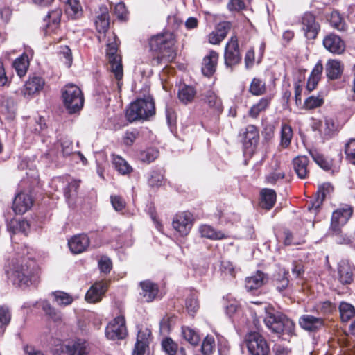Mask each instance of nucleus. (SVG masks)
<instances>
[{
  "mask_svg": "<svg viewBox=\"0 0 355 355\" xmlns=\"http://www.w3.org/2000/svg\"><path fill=\"white\" fill-rule=\"evenodd\" d=\"M176 40L173 33L166 32L151 37L149 45L150 50L158 53L157 58H153V64L162 62H171L176 57Z\"/></svg>",
  "mask_w": 355,
  "mask_h": 355,
  "instance_id": "nucleus-1",
  "label": "nucleus"
},
{
  "mask_svg": "<svg viewBox=\"0 0 355 355\" xmlns=\"http://www.w3.org/2000/svg\"><path fill=\"white\" fill-rule=\"evenodd\" d=\"M155 114L154 101L151 98H139L131 103L126 109L125 117L132 123L149 119Z\"/></svg>",
  "mask_w": 355,
  "mask_h": 355,
  "instance_id": "nucleus-2",
  "label": "nucleus"
},
{
  "mask_svg": "<svg viewBox=\"0 0 355 355\" xmlns=\"http://www.w3.org/2000/svg\"><path fill=\"white\" fill-rule=\"evenodd\" d=\"M62 97L64 105L69 114L77 113L83 107V94L74 84H67L62 88Z\"/></svg>",
  "mask_w": 355,
  "mask_h": 355,
  "instance_id": "nucleus-3",
  "label": "nucleus"
},
{
  "mask_svg": "<svg viewBox=\"0 0 355 355\" xmlns=\"http://www.w3.org/2000/svg\"><path fill=\"white\" fill-rule=\"evenodd\" d=\"M6 274L8 279L17 286L26 287L31 283L32 271L26 264L13 262L6 267Z\"/></svg>",
  "mask_w": 355,
  "mask_h": 355,
  "instance_id": "nucleus-4",
  "label": "nucleus"
},
{
  "mask_svg": "<svg viewBox=\"0 0 355 355\" xmlns=\"http://www.w3.org/2000/svg\"><path fill=\"white\" fill-rule=\"evenodd\" d=\"M266 316L264 318L265 325L273 333H293L295 324L288 318L282 315H275L269 311L270 309L265 306Z\"/></svg>",
  "mask_w": 355,
  "mask_h": 355,
  "instance_id": "nucleus-5",
  "label": "nucleus"
},
{
  "mask_svg": "<svg viewBox=\"0 0 355 355\" xmlns=\"http://www.w3.org/2000/svg\"><path fill=\"white\" fill-rule=\"evenodd\" d=\"M114 41L110 42L107 44L106 55L110 64V70L114 74L117 80H121L123 78V67L121 64V58L117 53L119 47V41L116 35L113 36Z\"/></svg>",
  "mask_w": 355,
  "mask_h": 355,
  "instance_id": "nucleus-6",
  "label": "nucleus"
},
{
  "mask_svg": "<svg viewBox=\"0 0 355 355\" xmlns=\"http://www.w3.org/2000/svg\"><path fill=\"white\" fill-rule=\"evenodd\" d=\"M245 342L251 355H269L270 347L261 334H246Z\"/></svg>",
  "mask_w": 355,
  "mask_h": 355,
  "instance_id": "nucleus-7",
  "label": "nucleus"
},
{
  "mask_svg": "<svg viewBox=\"0 0 355 355\" xmlns=\"http://www.w3.org/2000/svg\"><path fill=\"white\" fill-rule=\"evenodd\" d=\"M225 64L232 67L240 62L241 57L239 52L237 37L232 36L226 44L224 53Z\"/></svg>",
  "mask_w": 355,
  "mask_h": 355,
  "instance_id": "nucleus-8",
  "label": "nucleus"
},
{
  "mask_svg": "<svg viewBox=\"0 0 355 355\" xmlns=\"http://www.w3.org/2000/svg\"><path fill=\"white\" fill-rule=\"evenodd\" d=\"M192 214L183 211L175 215L173 220V228L181 235H187L192 227Z\"/></svg>",
  "mask_w": 355,
  "mask_h": 355,
  "instance_id": "nucleus-9",
  "label": "nucleus"
},
{
  "mask_svg": "<svg viewBox=\"0 0 355 355\" xmlns=\"http://www.w3.org/2000/svg\"><path fill=\"white\" fill-rule=\"evenodd\" d=\"M352 213V208L349 206L335 210L331 216V230L332 231H338V228H341L347 223Z\"/></svg>",
  "mask_w": 355,
  "mask_h": 355,
  "instance_id": "nucleus-10",
  "label": "nucleus"
},
{
  "mask_svg": "<svg viewBox=\"0 0 355 355\" xmlns=\"http://www.w3.org/2000/svg\"><path fill=\"white\" fill-rule=\"evenodd\" d=\"M33 205V200L28 193H17L13 200L12 209L15 214H23L29 210Z\"/></svg>",
  "mask_w": 355,
  "mask_h": 355,
  "instance_id": "nucleus-11",
  "label": "nucleus"
},
{
  "mask_svg": "<svg viewBox=\"0 0 355 355\" xmlns=\"http://www.w3.org/2000/svg\"><path fill=\"white\" fill-rule=\"evenodd\" d=\"M302 28L305 37L309 40L315 39L320 31V26L315 21L313 15L310 12L305 13L302 18Z\"/></svg>",
  "mask_w": 355,
  "mask_h": 355,
  "instance_id": "nucleus-12",
  "label": "nucleus"
},
{
  "mask_svg": "<svg viewBox=\"0 0 355 355\" xmlns=\"http://www.w3.org/2000/svg\"><path fill=\"white\" fill-rule=\"evenodd\" d=\"M37 303L38 302H35V304ZM39 303L45 315L49 320L54 322L58 326L65 324L62 313L53 306L48 300H43L40 301Z\"/></svg>",
  "mask_w": 355,
  "mask_h": 355,
  "instance_id": "nucleus-13",
  "label": "nucleus"
},
{
  "mask_svg": "<svg viewBox=\"0 0 355 355\" xmlns=\"http://www.w3.org/2000/svg\"><path fill=\"white\" fill-rule=\"evenodd\" d=\"M338 279L343 284H350L353 282L354 267L346 259H343L338 263Z\"/></svg>",
  "mask_w": 355,
  "mask_h": 355,
  "instance_id": "nucleus-14",
  "label": "nucleus"
},
{
  "mask_svg": "<svg viewBox=\"0 0 355 355\" xmlns=\"http://www.w3.org/2000/svg\"><path fill=\"white\" fill-rule=\"evenodd\" d=\"M324 47L330 53L340 55L345 49V42L337 35L329 34L323 39Z\"/></svg>",
  "mask_w": 355,
  "mask_h": 355,
  "instance_id": "nucleus-15",
  "label": "nucleus"
},
{
  "mask_svg": "<svg viewBox=\"0 0 355 355\" xmlns=\"http://www.w3.org/2000/svg\"><path fill=\"white\" fill-rule=\"evenodd\" d=\"M107 288L108 284L106 282L101 281L96 282L87 291L85 295V300L89 303L100 302L107 291Z\"/></svg>",
  "mask_w": 355,
  "mask_h": 355,
  "instance_id": "nucleus-16",
  "label": "nucleus"
},
{
  "mask_svg": "<svg viewBox=\"0 0 355 355\" xmlns=\"http://www.w3.org/2000/svg\"><path fill=\"white\" fill-rule=\"evenodd\" d=\"M259 139V135L257 128L253 125H248L244 133L243 145L245 150H248L249 153L253 152L258 144Z\"/></svg>",
  "mask_w": 355,
  "mask_h": 355,
  "instance_id": "nucleus-17",
  "label": "nucleus"
},
{
  "mask_svg": "<svg viewBox=\"0 0 355 355\" xmlns=\"http://www.w3.org/2000/svg\"><path fill=\"white\" fill-rule=\"evenodd\" d=\"M140 295L145 302H150L155 299L158 294V286L150 280H145L140 282Z\"/></svg>",
  "mask_w": 355,
  "mask_h": 355,
  "instance_id": "nucleus-18",
  "label": "nucleus"
},
{
  "mask_svg": "<svg viewBox=\"0 0 355 355\" xmlns=\"http://www.w3.org/2000/svg\"><path fill=\"white\" fill-rule=\"evenodd\" d=\"M89 244V239L85 234L76 235L68 241L69 248L73 254L82 253L88 248Z\"/></svg>",
  "mask_w": 355,
  "mask_h": 355,
  "instance_id": "nucleus-19",
  "label": "nucleus"
},
{
  "mask_svg": "<svg viewBox=\"0 0 355 355\" xmlns=\"http://www.w3.org/2000/svg\"><path fill=\"white\" fill-rule=\"evenodd\" d=\"M152 334H137V340L132 355H145L150 351V343Z\"/></svg>",
  "mask_w": 355,
  "mask_h": 355,
  "instance_id": "nucleus-20",
  "label": "nucleus"
},
{
  "mask_svg": "<svg viewBox=\"0 0 355 355\" xmlns=\"http://www.w3.org/2000/svg\"><path fill=\"white\" fill-rule=\"evenodd\" d=\"M218 57V53L211 51L209 55L204 58L201 69L203 75L210 77L214 74L216 71Z\"/></svg>",
  "mask_w": 355,
  "mask_h": 355,
  "instance_id": "nucleus-21",
  "label": "nucleus"
},
{
  "mask_svg": "<svg viewBox=\"0 0 355 355\" xmlns=\"http://www.w3.org/2000/svg\"><path fill=\"white\" fill-rule=\"evenodd\" d=\"M62 16V10L55 8L48 12L45 21H47L45 32L46 34L55 33L59 28L60 18Z\"/></svg>",
  "mask_w": 355,
  "mask_h": 355,
  "instance_id": "nucleus-22",
  "label": "nucleus"
},
{
  "mask_svg": "<svg viewBox=\"0 0 355 355\" xmlns=\"http://www.w3.org/2000/svg\"><path fill=\"white\" fill-rule=\"evenodd\" d=\"M332 190L333 187L329 183H324L320 186L318 190L317 197L315 200H311L310 204L308 205V209L310 211H316L318 209L326 196L329 194Z\"/></svg>",
  "mask_w": 355,
  "mask_h": 355,
  "instance_id": "nucleus-23",
  "label": "nucleus"
},
{
  "mask_svg": "<svg viewBox=\"0 0 355 355\" xmlns=\"http://www.w3.org/2000/svg\"><path fill=\"white\" fill-rule=\"evenodd\" d=\"M44 80L42 78L33 76L25 83L22 92L24 96H31L43 89Z\"/></svg>",
  "mask_w": 355,
  "mask_h": 355,
  "instance_id": "nucleus-24",
  "label": "nucleus"
},
{
  "mask_svg": "<svg viewBox=\"0 0 355 355\" xmlns=\"http://www.w3.org/2000/svg\"><path fill=\"white\" fill-rule=\"evenodd\" d=\"M309 163L308 157L304 155L297 156L293 159V169L299 178L305 179L307 178L309 172Z\"/></svg>",
  "mask_w": 355,
  "mask_h": 355,
  "instance_id": "nucleus-25",
  "label": "nucleus"
},
{
  "mask_svg": "<svg viewBox=\"0 0 355 355\" xmlns=\"http://www.w3.org/2000/svg\"><path fill=\"white\" fill-rule=\"evenodd\" d=\"M299 324L305 331H318L323 325V321L320 318L304 315L299 319Z\"/></svg>",
  "mask_w": 355,
  "mask_h": 355,
  "instance_id": "nucleus-26",
  "label": "nucleus"
},
{
  "mask_svg": "<svg viewBox=\"0 0 355 355\" xmlns=\"http://www.w3.org/2000/svg\"><path fill=\"white\" fill-rule=\"evenodd\" d=\"M95 25L99 33H105L110 25L109 12L106 6L100 7V13L96 15Z\"/></svg>",
  "mask_w": 355,
  "mask_h": 355,
  "instance_id": "nucleus-27",
  "label": "nucleus"
},
{
  "mask_svg": "<svg viewBox=\"0 0 355 355\" xmlns=\"http://www.w3.org/2000/svg\"><path fill=\"white\" fill-rule=\"evenodd\" d=\"M65 348L69 355H85L88 353L87 343L81 339L69 343Z\"/></svg>",
  "mask_w": 355,
  "mask_h": 355,
  "instance_id": "nucleus-28",
  "label": "nucleus"
},
{
  "mask_svg": "<svg viewBox=\"0 0 355 355\" xmlns=\"http://www.w3.org/2000/svg\"><path fill=\"white\" fill-rule=\"evenodd\" d=\"M343 67L340 61L337 60H329L326 64L325 72L330 80L339 78L343 73Z\"/></svg>",
  "mask_w": 355,
  "mask_h": 355,
  "instance_id": "nucleus-29",
  "label": "nucleus"
},
{
  "mask_svg": "<svg viewBox=\"0 0 355 355\" xmlns=\"http://www.w3.org/2000/svg\"><path fill=\"white\" fill-rule=\"evenodd\" d=\"M65 4V12L68 17L76 19L83 14L82 7L78 0H60Z\"/></svg>",
  "mask_w": 355,
  "mask_h": 355,
  "instance_id": "nucleus-30",
  "label": "nucleus"
},
{
  "mask_svg": "<svg viewBox=\"0 0 355 355\" xmlns=\"http://www.w3.org/2000/svg\"><path fill=\"white\" fill-rule=\"evenodd\" d=\"M127 331L124 316L119 315L109 322L106 326L105 333H127Z\"/></svg>",
  "mask_w": 355,
  "mask_h": 355,
  "instance_id": "nucleus-31",
  "label": "nucleus"
},
{
  "mask_svg": "<svg viewBox=\"0 0 355 355\" xmlns=\"http://www.w3.org/2000/svg\"><path fill=\"white\" fill-rule=\"evenodd\" d=\"M277 195L271 189H263L261 191L260 206L266 209H270L276 202Z\"/></svg>",
  "mask_w": 355,
  "mask_h": 355,
  "instance_id": "nucleus-32",
  "label": "nucleus"
},
{
  "mask_svg": "<svg viewBox=\"0 0 355 355\" xmlns=\"http://www.w3.org/2000/svg\"><path fill=\"white\" fill-rule=\"evenodd\" d=\"M265 275L261 271L245 279V288L248 291H253L259 288L265 283Z\"/></svg>",
  "mask_w": 355,
  "mask_h": 355,
  "instance_id": "nucleus-33",
  "label": "nucleus"
},
{
  "mask_svg": "<svg viewBox=\"0 0 355 355\" xmlns=\"http://www.w3.org/2000/svg\"><path fill=\"white\" fill-rule=\"evenodd\" d=\"M204 102L207 104V105L216 110L218 112H220L223 110L222 101L220 98L217 96V94L211 90L207 91L204 94Z\"/></svg>",
  "mask_w": 355,
  "mask_h": 355,
  "instance_id": "nucleus-34",
  "label": "nucleus"
},
{
  "mask_svg": "<svg viewBox=\"0 0 355 355\" xmlns=\"http://www.w3.org/2000/svg\"><path fill=\"white\" fill-rule=\"evenodd\" d=\"M53 297V301L59 306H67L72 304L74 297L68 293L62 291H55L51 293Z\"/></svg>",
  "mask_w": 355,
  "mask_h": 355,
  "instance_id": "nucleus-35",
  "label": "nucleus"
},
{
  "mask_svg": "<svg viewBox=\"0 0 355 355\" xmlns=\"http://www.w3.org/2000/svg\"><path fill=\"white\" fill-rule=\"evenodd\" d=\"M112 162L115 169L121 175H128L132 171L131 166L119 155H112Z\"/></svg>",
  "mask_w": 355,
  "mask_h": 355,
  "instance_id": "nucleus-36",
  "label": "nucleus"
},
{
  "mask_svg": "<svg viewBox=\"0 0 355 355\" xmlns=\"http://www.w3.org/2000/svg\"><path fill=\"white\" fill-rule=\"evenodd\" d=\"M199 232L202 237L212 240H219L225 238V235L220 231L215 230L211 226L202 225L199 228Z\"/></svg>",
  "mask_w": 355,
  "mask_h": 355,
  "instance_id": "nucleus-37",
  "label": "nucleus"
},
{
  "mask_svg": "<svg viewBox=\"0 0 355 355\" xmlns=\"http://www.w3.org/2000/svg\"><path fill=\"white\" fill-rule=\"evenodd\" d=\"M339 311L343 322H347L355 316V307L348 302H340Z\"/></svg>",
  "mask_w": 355,
  "mask_h": 355,
  "instance_id": "nucleus-38",
  "label": "nucleus"
},
{
  "mask_svg": "<svg viewBox=\"0 0 355 355\" xmlns=\"http://www.w3.org/2000/svg\"><path fill=\"white\" fill-rule=\"evenodd\" d=\"M28 66L29 62L28 56L25 54L17 58L13 62V67L15 68L17 75L20 77L25 76Z\"/></svg>",
  "mask_w": 355,
  "mask_h": 355,
  "instance_id": "nucleus-39",
  "label": "nucleus"
},
{
  "mask_svg": "<svg viewBox=\"0 0 355 355\" xmlns=\"http://www.w3.org/2000/svg\"><path fill=\"white\" fill-rule=\"evenodd\" d=\"M196 93L193 87L184 85L179 89L178 98L182 103L188 104L193 100Z\"/></svg>",
  "mask_w": 355,
  "mask_h": 355,
  "instance_id": "nucleus-40",
  "label": "nucleus"
},
{
  "mask_svg": "<svg viewBox=\"0 0 355 355\" xmlns=\"http://www.w3.org/2000/svg\"><path fill=\"white\" fill-rule=\"evenodd\" d=\"M280 135V146L286 148L291 144L293 137V130L291 127L286 123H283L281 127Z\"/></svg>",
  "mask_w": 355,
  "mask_h": 355,
  "instance_id": "nucleus-41",
  "label": "nucleus"
},
{
  "mask_svg": "<svg viewBox=\"0 0 355 355\" xmlns=\"http://www.w3.org/2000/svg\"><path fill=\"white\" fill-rule=\"evenodd\" d=\"M178 319L175 316H165L159 322L160 333H168L175 330Z\"/></svg>",
  "mask_w": 355,
  "mask_h": 355,
  "instance_id": "nucleus-42",
  "label": "nucleus"
},
{
  "mask_svg": "<svg viewBox=\"0 0 355 355\" xmlns=\"http://www.w3.org/2000/svg\"><path fill=\"white\" fill-rule=\"evenodd\" d=\"M216 347L215 339L213 336L207 334L201 345V352L203 355H211Z\"/></svg>",
  "mask_w": 355,
  "mask_h": 355,
  "instance_id": "nucleus-43",
  "label": "nucleus"
},
{
  "mask_svg": "<svg viewBox=\"0 0 355 355\" xmlns=\"http://www.w3.org/2000/svg\"><path fill=\"white\" fill-rule=\"evenodd\" d=\"M270 104V99L268 98H262L255 105H254L249 111L251 117L257 118L259 114L264 111Z\"/></svg>",
  "mask_w": 355,
  "mask_h": 355,
  "instance_id": "nucleus-44",
  "label": "nucleus"
},
{
  "mask_svg": "<svg viewBox=\"0 0 355 355\" xmlns=\"http://www.w3.org/2000/svg\"><path fill=\"white\" fill-rule=\"evenodd\" d=\"M329 22L332 27L338 31L346 30V24L340 14L337 11H333L331 12Z\"/></svg>",
  "mask_w": 355,
  "mask_h": 355,
  "instance_id": "nucleus-45",
  "label": "nucleus"
},
{
  "mask_svg": "<svg viewBox=\"0 0 355 355\" xmlns=\"http://www.w3.org/2000/svg\"><path fill=\"white\" fill-rule=\"evenodd\" d=\"M323 103L324 98L321 95L311 96L304 101V107L306 110H313L322 106Z\"/></svg>",
  "mask_w": 355,
  "mask_h": 355,
  "instance_id": "nucleus-46",
  "label": "nucleus"
},
{
  "mask_svg": "<svg viewBox=\"0 0 355 355\" xmlns=\"http://www.w3.org/2000/svg\"><path fill=\"white\" fill-rule=\"evenodd\" d=\"M10 229H12L13 234L18 233H23L24 235L27 234L29 230V224L27 220H19L12 222L9 226Z\"/></svg>",
  "mask_w": 355,
  "mask_h": 355,
  "instance_id": "nucleus-47",
  "label": "nucleus"
},
{
  "mask_svg": "<svg viewBox=\"0 0 355 355\" xmlns=\"http://www.w3.org/2000/svg\"><path fill=\"white\" fill-rule=\"evenodd\" d=\"M250 92L256 96L264 94L266 92L265 83L259 78H253L250 86Z\"/></svg>",
  "mask_w": 355,
  "mask_h": 355,
  "instance_id": "nucleus-48",
  "label": "nucleus"
},
{
  "mask_svg": "<svg viewBox=\"0 0 355 355\" xmlns=\"http://www.w3.org/2000/svg\"><path fill=\"white\" fill-rule=\"evenodd\" d=\"M336 130V125L331 118L326 117L321 122L320 131L326 136H331Z\"/></svg>",
  "mask_w": 355,
  "mask_h": 355,
  "instance_id": "nucleus-49",
  "label": "nucleus"
},
{
  "mask_svg": "<svg viewBox=\"0 0 355 355\" xmlns=\"http://www.w3.org/2000/svg\"><path fill=\"white\" fill-rule=\"evenodd\" d=\"M59 145L63 156H69L73 153V142L68 137H63L59 140Z\"/></svg>",
  "mask_w": 355,
  "mask_h": 355,
  "instance_id": "nucleus-50",
  "label": "nucleus"
},
{
  "mask_svg": "<svg viewBox=\"0 0 355 355\" xmlns=\"http://www.w3.org/2000/svg\"><path fill=\"white\" fill-rule=\"evenodd\" d=\"M186 308L191 315H193L199 309V303L195 293H191L186 300Z\"/></svg>",
  "mask_w": 355,
  "mask_h": 355,
  "instance_id": "nucleus-51",
  "label": "nucleus"
},
{
  "mask_svg": "<svg viewBox=\"0 0 355 355\" xmlns=\"http://www.w3.org/2000/svg\"><path fill=\"white\" fill-rule=\"evenodd\" d=\"M163 350L168 355H175L178 351V344L175 343L171 338H166L162 342Z\"/></svg>",
  "mask_w": 355,
  "mask_h": 355,
  "instance_id": "nucleus-52",
  "label": "nucleus"
},
{
  "mask_svg": "<svg viewBox=\"0 0 355 355\" xmlns=\"http://www.w3.org/2000/svg\"><path fill=\"white\" fill-rule=\"evenodd\" d=\"M347 159L355 165V139H350L345 146Z\"/></svg>",
  "mask_w": 355,
  "mask_h": 355,
  "instance_id": "nucleus-53",
  "label": "nucleus"
},
{
  "mask_svg": "<svg viewBox=\"0 0 355 355\" xmlns=\"http://www.w3.org/2000/svg\"><path fill=\"white\" fill-rule=\"evenodd\" d=\"M341 228L338 231H333L334 236L336 237V241L339 244H350L353 242L354 237L352 235L344 234L341 232Z\"/></svg>",
  "mask_w": 355,
  "mask_h": 355,
  "instance_id": "nucleus-54",
  "label": "nucleus"
},
{
  "mask_svg": "<svg viewBox=\"0 0 355 355\" xmlns=\"http://www.w3.org/2000/svg\"><path fill=\"white\" fill-rule=\"evenodd\" d=\"M60 58L64 60V62L67 67H69L73 61L71 51L68 46H61L59 50Z\"/></svg>",
  "mask_w": 355,
  "mask_h": 355,
  "instance_id": "nucleus-55",
  "label": "nucleus"
},
{
  "mask_svg": "<svg viewBox=\"0 0 355 355\" xmlns=\"http://www.w3.org/2000/svg\"><path fill=\"white\" fill-rule=\"evenodd\" d=\"M164 175L160 171H153L148 178V184L150 187H159L162 184Z\"/></svg>",
  "mask_w": 355,
  "mask_h": 355,
  "instance_id": "nucleus-56",
  "label": "nucleus"
},
{
  "mask_svg": "<svg viewBox=\"0 0 355 355\" xmlns=\"http://www.w3.org/2000/svg\"><path fill=\"white\" fill-rule=\"evenodd\" d=\"M98 267L102 272L109 273L112 268L111 259L106 256L101 257L98 261Z\"/></svg>",
  "mask_w": 355,
  "mask_h": 355,
  "instance_id": "nucleus-57",
  "label": "nucleus"
},
{
  "mask_svg": "<svg viewBox=\"0 0 355 355\" xmlns=\"http://www.w3.org/2000/svg\"><path fill=\"white\" fill-rule=\"evenodd\" d=\"M11 318L10 311L8 308L0 307V328L8 324Z\"/></svg>",
  "mask_w": 355,
  "mask_h": 355,
  "instance_id": "nucleus-58",
  "label": "nucleus"
},
{
  "mask_svg": "<svg viewBox=\"0 0 355 355\" xmlns=\"http://www.w3.org/2000/svg\"><path fill=\"white\" fill-rule=\"evenodd\" d=\"M311 155L317 164H318L322 168L328 170L330 168V163L324 159L323 155L318 154V153H311Z\"/></svg>",
  "mask_w": 355,
  "mask_h": 355,
  "instance_id": "nucleus-59",
  "label": "nucleus"
},
{
  "mask_svg": "<svg viewBox=\"0 0 355 355\" xmlns=\"http://www.w3.org/2000/svg\"><path fill=\"white\" fill-rule=\"evenodd\" d=\"M231 27H232V24L230 22L223 21V22L219 23L217 25L215 31L220 35V36L222 38L225 39L226 37L228 32L231 29Z\"/></svg>",
  "mask_w": 355,
  "mask_h": 355,
  "instance_id": "nucleus-60",
  "label": "nucleus"
},
{
  "mask_svg": "<svg viewBox=\"0 0 355 355\" xmlns=\"http://www.w3.org/2000/svg\"><path fill=\"white\" fill-rule=\"evenodd\" d=\"M138 135L139 133L136 130H127L123 137V144L128 146L132 145V144L135 142V139L138 137Z\"/></svg>",
  "mask_w": 355,
  "mask_h": 355,
  "instance_id": "nucleus-61",
  "label": "nucleus"
},
{
  "mask_svg": "<svg viewBox=\"0 0 355 355\" xmlns=\"http://www.w3.org/2000/svg\"><path fill=\"white\" fill-rule=\"evenodd\" d=\"M227 8L231 11H239L245 8V3L243 0H230Z\"/></svg>",
  "mask_w": 355,
  "mask_h": 355,
  "instance_id": "nucleus-62",
  "label": "nucleus"
},
{
  "mask_svg": "<svg viewBox=\"0 0 355 355\" xmlns=\"http://www.w3.org/2000/svg\"><path fill=\"white\" fill-rule=\"evenodd\" d=\"M111 203L114 209L116 211L122 210L125 205L124 200L119 196H112Z\"/></svg>",
  "mask_w": 355,
  "mask_h": 355,
  "instance_id": "nucleus-63",
  "label": "nucleus"
},
{
  "mask_svg": "<svg viewBox=\"0 0 355 355\" xmlns=\"http://www.w3.org/2000/svg\"><path fill=\"white\" fill-rule=\"evenodd\" d=\"M274 355H289L292 349L282 345H275L273 347Z\"/></svg>",
  "mask_w": 355,
  "mask_h": 355,
  "instance_id": "nucleus-64",
  "label": "nucleus"
}]
</instances>
